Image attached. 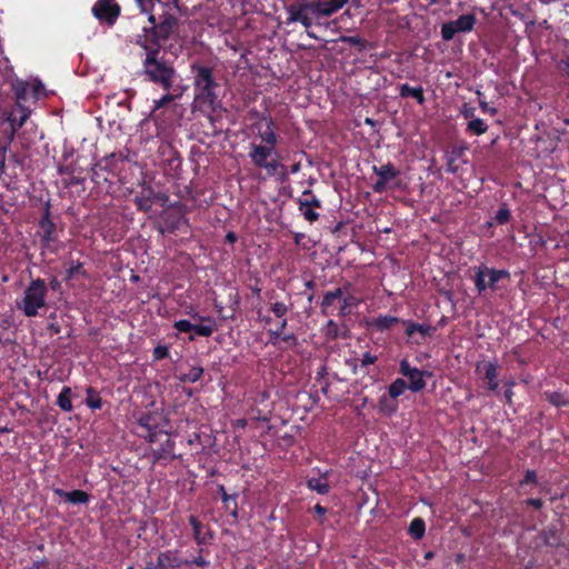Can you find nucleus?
Instances as JSON below:
<instances>
[{
  "label": "nucleus",
  "mask_w": 569,
  "mask_h": 569,
  "mask_svg": "<svg viewBox=\"0 0 569 569\" xmlns=\"http://www.w3.org/2000/svg\"><path fill=\"white\" fill-rule=\"evenodd\" d=\"M146 57L142 60V74L151 83L159 86L162 90H172L178 78L177 70L172 62L164 59V53L156 46H140Z\"/></svg>",
  "instance_id": "nucleus-1"
},
{
  "label": "nucleus",
  "mask_w": 569,
  "mask_h": 569,
  "mask_svg": "<svg viewBox=\"0 0 569 569\" xmlns=\"http://www.w3.org/2000/svg\"><path fill=\"white\" fill-rule=\"evenodd\" d=\"M191 72L193 73L194 102L201 108L214 111L220 104L218 98L220 86L214 79L212 68L193 63Z\"/></svg>",
  "instance_id": "nucleus-2"
},
{
  "label": "nucleus",
  "mask_w": 569,
  "mask_h": 569,
  "mask_svg": "<svg viewBox=\"0 0 569 569\" xmlns=\"http://www.w3.org/2000/svg\"><path fill=\"white\" fill-rule=\"evenodd\" d=\"M159 4L162 8V13L159 16V21H157L156 14H149L148 20L151 26L149 28H143L146 33L143 37H140L137 40V44L156 46L161 49V41L168 40L170 36L173 34L178 29L177 17L166 10L168 4L161 2Z\"/></svg>",
  "instance_id": "nucleus-3"
},
{
  "label": "nucleus",
  "mask_w": 569,
  "mask_h": 569,
  "mask_svg": "<svg viewBox=\"0 0 569 569\" xmlns=\"http://www.w3.org/2000/svg\"><path fill=\"white\" fill-rule=\"evenodd\" d=\"M47 286L43 280L37 279L31 281L24 291V296L17 301V308L27 317H36L40 309L46 308Z\"/></svg>",
  "instance_id": "nucleus-4"
},
{
  "label": "nucleus",
  "mask_w": 569,
  "mask_h": 569,
  "mask_svg": "<svg viewBox=\"0 0 569 569\" xmlns=\"http://www.w3.org/2000/svg\"><path fill=\"white\" fill-rule=\"evenodd\" d=\"M167 420L162 413L157 411L142 412L137 419V436L146 439L148 442L153 443L166 436L164 426Z\"/></svg>",
  "instance_id": "nucleus-5"
},
{
  "label": "nucleus",
  "mask_w": 569,
  "mask_h": 569,
  "mask_svg": "<svg viewBox=\"0 0 569 569\" xmlns=\"http://www.w3.org/2000/svg\"><path fill=\"white\" fill-rule=\"evenodd\" d=\"M473 283L477 292L482 295L487 289L497 290V283L502 279H510V272L506 269H495L485 264L473 267Z\"/></svg>",
  "instance_id": "nucleus-6"
},
{
  "label": "nucleus",
  "mask_w": 569,
  "mask_h": 569,
  "mask_svg": "<svg viewBox=\"0 0 569 569\" xmlns=\"http://www.w3.org/2000/svg\"><path fill=\"white\" fill-rule=\"evenodd\" d=\"M273 151L264 149L261 144L251 143L249 158L254 167L264 169L269 177L277 176L280 170H286V166L277 159L268 160Z\"/></svg>",
  "instance_id": "nucleus-7"
},
{
  "label": "nucleus",
  "mask_w": 569,
  "mask_h": 569,
  "mask_svg": "<svg viewBox=\"0 0 569 569\" xmlns=\"http://www.w3.org/2000/svg\"><path fill=\"white\" fill-rule=\"evenodd\" d=\"M160 214L159 232L173 233L178 230L183 221H186L187 207L181 202H174L169 206Z\"/></svg>",
  "instance_id": "nucleus-8"
},
{
  "label": "nucleus",
  "mask_w": 569,
  "mask_h": 569,
  "mask_svg": "<svg viewBox=\"0 0 569 569\" xmlns=\"http://www.w3.org/2000/svg\"><path fill=\"white\" fill-rule=\"evenodd\" d=\"M91 12L101 26L110 28L117 23L121 14V6L116 0H97Z\"/></svg>",
  "instance_id": "nucleus-9"
},
{
  "label": "nucleus",
  "mask_w": 569,
  "mask_h": 569,
  "mask_svg": "<svg viewBox=\"0 0 569 569\" xmlns=\"http://www.w3.org/2000/svg\"><path fill=\"white\" fill-rule=\"evenodd\" d=\"M373 173L378 177L377 181L372 184V190L376 193L385 192L389 187H399L397 178L400 176V170L393 163L387 162L382 166H373Z\"/></svg>",
  "instance_id": "nucleus-10"
},
{
  "label": "nucleus",
  "mask_w": 569,
  "mask_h": 569,
  "mask_svg": "<svg viewBox=\"0 0 569 569\" xmlns=\"http://www.w3.org/2000/svg\"><path fill=\"white\" fill-rule=\"evenodd\" d=\"M477 22L476 14H461L458 19L442 23L441 38L445 41H451L458 32H470Z\"/></svg>",
  "instance_id": "nucleus-11"
},
{
  "label": "nucleus",
  "mask_w": 569,
  "mask_h": 569,
  "mask_svg": "<svg viewBox=\"0 0 569 569\" xmlns=\"http://www.w3.org/2000/svg\"><path fill=\"white\" fill-rule=\"evenodd\" d=\"M134 204L141 212H149L154 202L162 207L168 206L169 196L166 192L154 191L150 186H142L140 194L136 196Z\"/></svg>",
  "instance_id": "nucleus-12"
},
{
  "label": "nucleus",
  "mask_w": 569,
  "mask_h": 569,
  "mask_svg": "<svg viewBox=\"0 0 569 569\" xmlns=\"http://www.w3.org/2000/svg\"><path fill=\"white\" fill-rule=\"evenodd\" d=\"M184 563H188V559L181 558L178 550L170 549L160 551L156 560L147 561L144 569H178Z\"/></svg>",
  "instance_id": "nucleus-13"
},
{
  "label": "nucleus",
  "mask_w": 569,
  "mask_h": 569,
  "mask_svg": "<svg viewBox=\"0 0 569 569\" xmlns=\"http://www.w3.org/2000/svg\"><path fill=\"white\" fill-rule=\"evenodd\" d=\"M399 373L409 379L408 389L412 392H419L426 388V376H431L430 372L411 367L407 359H402L399 363Z\"/></svg>",
  "instance_id": "nucleus-14"
},
{
  "label": "nucleus",
  "mask_w": 569,
  "mask_h": 569,
  "mask_svg": "<svg viewBox=\"0 0 569 569\" xmlns=\"http://www.w3.org/2000/svg\"><path fill=\"white\" fill-rule=\"evenodd\" d=\"M349 0H313L308 1L309 13L317 19L330 17L339 11Z\"/></svg>",
  "instance_id": "nucleus-15"
},
{
  "label": "nucleus",
  "mask_w": 569,
  "mask_h": 569,
  "mask_svg": "<svg viewBox=\"0 0 569 569\" xmlns=\"http://www.w3.org/2000/svg\"><path fill=\"white\" fill-rule=\"evenodd\" d=\"M289 17L287 18L288 23L300 22L306 29L312 26L311 18L308 16L309 8L308 1L299 4H291L287 8ZM307 34L310 38L316 39L317 37L311 31L307 30Z\"/></svg>",
  "instance_id": "nucleus-16"
},
{
  "label": "nucleus",
  "mask_w": 569,
  "mask_h": 569,
  "mask_svg": "<svg viewBox=\"0 0 569 569\" xmlns=\"http://www.w3.org/2000/svg\"><path fill=\"white\" fill-rule=\"evenodd\" d=\"M127 160V157L121 152H112L101 159L97 164L100 171H107L112 178L119 179Z\"/></svg>",
  "instance_id": "nucleus-17"
},
{
  "label": "nucleus",
  "mask_w": 569,
  "mask_h": 569,
  "mask_svg": "<svg viewBox=\"0 0 569 569\" xmlns=\"http://www.w3.org/2000/svg\"><path fill=\"white\" fill-rule=\"evenodd\" d=\"M20 109L21 116L19 120H17L13 114H10L4 121L1 122L3 126L2 134L0 139H8L11 137L10 132L12 131V140L14 139L16 132L26 123L27 119L30 116V110L24 108L22 104L18 107Z\"/></svg>",
  "instance_id": "nucleus-18"
},
{
  "label": "nucleus",
  "mask_w": 569,
  "mask_h": 569,
  "mask_svg": "<svg viewBox=\"0 0 569 569\" xmlns=\"http://www.w3.org/2000/svg\"><path fill=\"white\" fill-rule=\"evenodd\" d=\"M193 319H198L200 322L193 325V331L200 337H210L217 329L214 318L210 316H200L197 312L190 313Z\"/></svg>",
  "instance_id": "nucleus-19"
},
{
  "label": "nucleus",
  "mask_w": 569,
  "mask_h": 569,
  "mask_svg": "<svg viewBox=\"0 0 569 569\" xmlns=\"http://www.w3.org/2000/svg\"><path fill=\"white\" fill-rule=\"evenodd\" d=\"M264 120H266V128L264 129L259 128V137L264 144H262V143H260V144L264 149H268L269 151H273L278 143V136L276 133V124L271 118H264Z\"/></svg>",
  "instance_id": "nucleus-20"
},
{
  "label": "nucleus",
  "mask_w": 569,
  "mask_h": 569,
  "mask_svg": "<svg viewBox=\"0 0 569 569\" xmlns=\"http://www.w3.org/2000/svg\"><path fill=\"white\" fill-rule=\"evenodd\" d=\"M188 520L193 531V539L198 546L208 545L213 540V531L208 528L207 531L203 532V525L196 516L191 515Z\"/></svg>",
  "instance_id": "nucleus-21"
},
{
  "label": "nucleus",
  "mask_w": 569,
  "mask_h": 569,
  "mask_svg": "<svg viewBox=\"0 0 569 569\" xmlns=\"http://www.w3.org/2000/svg\"><path fill=\"white\" fill-rule=\"evenodd\" d=\"M485 371V379L487 380L488 389L497 391L498 382V365L497 362L483 361L477 365V371Z\"/></svg>",
  "instance_id": "nucleus-22"
},
{
  "label": "nucleus",
  "mask_w": 569,
  "mask_h": 569,
  "mask_svg": "<svg viewBox=\"0 0 569 569\" xmlns=\"http://www.w3.org/2000/svg\"><path fill=\"white\" fill-rule=\"evenodd\" d=\"M329 476V470H326L323 472L319 470L318 478L311 477L307 479V487L319 495H327L331 489L330 485L328 483Z\"/></svg>",
  "instance_id": "nucleus-23"
},
{
  "label": "nucleus",
  "mask_w": 569,
  "mask_h": 569,
  "mask_svg": "<svg viewBox=\"0 0 569 569\" xmlns=\"http://www.w3.org/2000/svg\"><path fill=\"white\" fill-rule=\"evenodd\" d=\"M539 536L547 547L558 548L562 545L561 532L555 525L543 528Z\"/></svg>",
  "instance_id": "nucleus-24"
},
{
  "label": "nucleus",
  "mask_w": 569,
  "mask_h": 569,
  "mask_svg": "<svg viewBox=\"0 0 569 569\" xmlns=\"http://www.w3.org/2000/svg\"><path fill=\"white\" fill-rule=\"evenodd\" d=\"M218 492L220 493L224 509L237 520L239 510L237 502L238 493L229 495L223 485H218Z\"/></svg>",
  "instance_id": "nucleus-25"
},
{
  "label": "nucleus",
  "mask_w": 569,
  "mask_h": 569,
  "mask_svg": "<svg viewBox=\"0 0 569 569\" xmlns=\"http://www.w3.org/2000/svg\"><path fill=\"white\" fill-rule=\"evenodd\" d=\"M164 441L161 442L160 447L158 449L152 450V455L154 458V461L160 460H167L169 458H174L173 449H174V441H172L169 438L168 432L166 431Z\"/></svg>",
  "instance_id": "nucleus-26"
},
{
  "label": "nucleus",
  "mask_w": 569,
  "mask_h": 569,
  "mask_svg": "<svg viewBox=\"0 0 569 569\" xmlns=\"http://www.w3.org/2000/svg\"><path fill=\"white\" fill-rule=\"evenodd\" d=\"M30 88H31V86H30V82H28V81L16 80L12 83V90L14 92L18 107H21V103L23 101H27L30 98H32Z\"/></svg>",
  "instance_id": "nucleus-27"
},
{
  "label": "nucleus",
  "mask_w": 569,
  "mask_h": 569,
  "mask_svg": "<svg viewBox=\"0 0 569 569\" xmlns=\"http://www.w3.org/2000/svg\"><path fill=\"white\" fill-rule=\"evenodd\" d=\"M349 286L350 284L348 283V286H345L343 288L339 287V288H336L335 290L327 291L323 295L322 301L320 303L321 311L323 315L328 313V309L333 305V302L337 299L342 298L343 293L347 292Z\"/></svg>",
  "instance_id": "nucleus-28"
},
{
  "label": "nucleus",
  "mask_w": 569,
  "mask_h": 569,
  "mask_svg": "<svg viewBox=\"0 0 569 569\" xmlns=\"http://www.w3.org/2000/svg\"><path fill=\"white\" fill-rule=\"evenodd\" d=\"M73 289L79 287L83 291L89 289L92 286V279L89 277L86 271L82 270V264L78 263V266H73Z\"/></svg>",
  "instance_id": "nucleus-29"
},
{
  "label": "nucleus",
  "mask_w": 569,
  "mask_h": 569,
  "mask_svg": "<svg viewBox=\"0 0 569 569\" xmlns=\"http://www.w3.org/2000/svg\"><path fill=\"white\" fill-rule=\"evenodd\" d=\"M399 96L401 98H412L419 104H423L426 101L425 96H423V88L422 87H410L408 83L400 84Z\"/></svg>",
  "instance_id": "nucleus-30"
},
{
  "label": "nucleus",
  "mask_w": 569,
  "mask_h": 569,
  "mask_svg": "<svg viewBox=\"0 0 569 569\" xmlns=\"http://www.w3.org/2000/svg\"><path fill=\"white\" fill-rule=\"evenodd\" d=\"M166 93L160 98V99H157V100H153V108H152V111H151V114L153 118H157L158 114V110L167 107L169 103L173 102L176 99H178L181 93H176V89L173 88L172 90H164Z\"/></svg>",
  "instance_id": "nucleus-31"
},
{
  "label": "nucleus",
  "mask_w": 569,
  "mask_h": 569,
  "mask_svg": "<svg viewBox=\"0 0 569 569\" xmlns=\"http://www.w3.org/2000/svg\"><path fill=\"white\" fill-rule=\"evenodd\" d=\"M401 321L400 318L395 316H378L371 322L372 327L380 332L389 330L393 325L399 323Z\"/></svg>",
  "instance_id": "nucleus-32"
},
{
  "label": "nucleus",
  "mask_w": 569,
  "mask_h": 569,
  "mask_svg": "<svg viewBox=\"0 0 569 569\" xmlns=\"http://www.w3.org/2000/svg\"><path fill=\"white\" fill-rule=\"evenodd\" d=\"M545 399L553 407H569V399L565 396V393L560 391H550L546 390L543 392Z\"/></svg>",
  "instance_id": "nucleus-33"
},
{
  "label": "nucleus",
  "mask_w": 569,
  "mask_h": 569,
  "mask_svg": "<svg viewBox=\"0 0 569 569\" xmlns=\"http://www.w3.org/2000/svg\"><path fill=\"white\" fill-rule=\"evenodd\" d=\"M378 409L385 415H393L398 410L397 399L390 398L389 395L381 396L378 402Z\"/></svg>",
  "instance_id": "nucleus-34"
},
{
  "label": "nucleus",
  "mask_w": 569,
  "mask_h": 569,
  "mask_svg": "<svg viewBox=\"0 0 569 569\" xmlns=\"http://www.w3.org/2000/svg\"><path fill=\"white\" fill-rule=\"evenodd\" d=\"M377 360H378L377 356H375V355H372L370 352H365L362 355V358L359 359V361H360V369L362 370V372L365 375H368L369 373L368 367L373 365V363H376ZM357 361H358V359H355L353 360L355 363H351V362L349 363L350 366H352V372L353 373H357V368H358Z\"/></svg>",
  "instance_id": "nucleus-35"
},
{
  "label": "nucleus",
  "mask_w": 569,
  "mask_h": 569,
  "mask_svg": "<svg viewBox=\"0 0 569 569\" xmlns=\"http://www.w3.org/2000/svg\"><path fill=\"white\" fill-rule=\"evenodd\" d=\"M408 532L415 540H420L425 536V532H426L425 520L419 517L412 519L409 525Z\"/></svg>",
  "instance_id": "nucleus-36"
},
{
  "label": "nucleus",
  "mask_w": 569,
  "mask_h": 569,
  "mask_svg": "<svg viewBox=\"0 0 569 569\" xmlns=\"http://www.w3.org/2000/svg\"><path fill=\"white\" fill-rule=\"evenodd\" d=\"M538 485V476L536 470L528 469L526 470L523 478L519 481V489L522 493H528L529 490L527 487L537 486Z\"/></svg>",
  "instance_id": "nucleus-37"
},
{
  "label": "nucleus",
  "mask_w": 569,
  "mask_h": 569,
  "mask_svg": "<svg viewBox=\"0 0 569 569\" xmlns=\"http://www.w3.org/2000/svg\"><path fill=\"white\" fill-rule=\"evenodd\" d=\"M408 389L407 382L401 379L397 378L395 381H392L388 387V395L390 398L397 399L401 395L405 393V391Z\"/></svg>",
  "instance_id": "nucleus-38"
},
{
  "label": "nucleus",
  "mask_w": 569,
  "mask_h": 569,
  "mask_svg": "<svg viewBox=\"0 0 569 569\" xmlns=\"http://www.w3.org/2000/svg\"><path fill=\"white\" fill-rule=\"evenodd\" d=\"M203 375V368L200 367V366H194V367H191L189 372L187 373H181L178 379L179 381L181 382H197L201 379Z\"/></svg>",
  "instance_id": "nucleus-39"
},
{
  "label": "nucleus",
  "mask_w": 569,
  "mask_h": 569,
  "mask_svg": "<svg viewBox=\"0 0 569 569\" xmlns=\"http://www.w3.org/2000/svg\"><path fill=\"white\" fill-rule=\"evenodd\" d=\"M46 213H49L48 211ZM40 229L42 231V239L46 241L53 240V231H54V224L49 219V214H46L40 220Z\"/></svg>",
  "instance_id": "nucleus-40"
},
{
  "label": "nucleus",
  "mask_w": 569,
  "mask_h": 569,
  "mask_svg": "<svg viewBox=\"0 0 569 569\" xmlns=\"http://www.w3.org/2000/svg\"><path fill=\"white\" fill-rule=\"evenodd\" d=\"M10 134L11 137H9L8 139H0V178L4 173L7 151L10 149V146L12 143V131L10 132Z\"/></svg>",
  "instance_id": "nucleus-41"
},
{
  "label": "nucleus",
  "mask_w": 569,
  "mask_h": 569,
  "mask_svg": "<svg viewBox=\"0 0 569 569\" xmlns=\"http://www.w3.org/2000/svg\"><path fill=\"white\" fill-rule=\"evenodd\" d=\"M91 179L97 184H101L103 182H114V178H112L111 174H109L107 171H100L97 163L91 168Z\"/></svg>",
  "instance_id": "nucleus-42"
},
{
  "label": "nucleus",
  "mask_w": 569,
  "mask_h": 569,
  "mask_svg": "<svg viewBox=\"0 0 569 569\" xmlns=\"http://www.w3.org/2000/svg\"><path fill=\"white\" fill-rule=\"evenodd\" d=\"M487 130L488 126L480 118H472L467 124V131L476 136L483 134Z\"/></svg>",
  "instance_id": "nucleus-43"
},
{
  "label": "nucleus",
  "mask_w": 569,
  "mask_h": 569,
  "mask_svg": "<svg viewBox=\"0 0 569 569\" xmlns=\"http://www.w3.org/2000/svg\"><path fill=\"white\" fill-rule=\"evenodd\" d=\"M86 405L96 410L100 409L102 406V400L98 391H96L93 388L87 389V397L84 399Z\"/></svg>",
  "instance_id": "nucleus-44"
},
{
  "label": "nucleus",
  "mask_w": 569,
  "mask_h": 569,
  "mask_svg": "<svg viewBox=\"0 0 569 569\" xmlns=\"http://www.w3.org/2000/svg\"><path fill=\"white\" fill-rule=\"evenodd\" d=\"M298 204L299 211L308 222L313 223L319 219V213L313 210L316 207H311L307 202H298Z\"/></svg>",
  "instance_id": "nucleus-45"
},
{
  "label": "nucleus",
  "mask_w": 569,
  "mask_h": 569,
  "mask_svg": "<svg viewBox=\"0 0 569 569\" xmlns=\"http://www.w3.org/2000/svg\"><path fill=\"white\" fill-rule=\"evenodd\" d=\"M323 332H325V336L327 337V339H329V340H336L339 337L346 338V335H342L340 332V328H339L338 323L333 320H329L326 323Z\"/></svg>",
  "instance_id": "nucleus-46"
},
{
  "label": "nucleus",
  "mask_w": 569,
  "mask_h": 569,
  "mask_svg": "<svg viewBox=\"0 0 569 569\" xmlns=\"http://www.w3.org/2000/svg\"><path fill=\"white\" fill-rule=\"evenodd\" d=\"M57 403L66 411L71 410V388L64 386L58 397Z\"/></svg>",
  "instance_id": "nucleus-47"
},
{
  "label": "nucleus",
  "mask_w": 569,
  "mask_h": 569,
  "mask_svg": "<svg viewBox=\"0 0 569 569\" xmlns=\"http://www.w3.org/2000/svg\"><path fill=\"white\" fill-rule=\"evenodd\" d=\"M462 152L459 150H452L447 156L446 171L449 173H457L459 170V164L457 160L461 157Z\"/></svg>",
  "instance_id": "nucleus-48"
},
{
  "label": "nucleus",
  "mask_w": 569,
  "mask_h": 569,
  "mask_svg": "<svg viewBox=\"0 0 569 569\" xmlns=\"http://www.w3.org/2000/svg\"><path fill=\"white\" fill-rule=\"evenodd\" d=\"M297 202H307L310 203L311 207L316 208H321L322 206L321 200L310 189L305 190Z\"/></svg>",
  "instance_id": "nucleus-49"
},
{
  "label": "nucleus",
  "mask_w": 569,
  "mask_h": 569,
  "mask_svg": "<svg viewBox=\"0 0 569 569\" xmlns=\"http://www.w3.org/2000/svg\"><path fill=\"white\" fill-rule=\"evenodd\" d=\"M340 41L343 43H348L350 46L358 47L359 51H362L367 48V40L362 39L359 36H342L340 37Z\"/></svg>",
  "instance_id": "nucleus-50"
},
{
  "label": "nucleus",
  "mask_w": 569,
  "mask_h": 569,
  "mask_svg": "<svg viewBox=\"0 0 569 569\" xmlns=\"http://www.w3.org/2000/svg\"><path fill=\"white\" fill-rule=\"evenodd\" d=\"M510 219H511L510 210L507 208L506 204L500 206L495 216L496 223L502 226V224L508 223L510 221Z\"/></svg>",
  "instance_id": "nucleus-51"
},
{
  "label": "nucleus",
  "mask_w": 569,
  "mask_h": 569,
  "mask_svg": "<svg viewBox=\"0 0 569 569\" xmlns=\"http://www.w3.org/2000/svg\"><path fill=\"white\" fill-rule=\"evenodd\" d=\"M270 310L278 319L284 318L289 311V306H287L284 302L277 301L271 303Z\"/></svg>",
  "instance_id": "nucleus-52"
},
{
  "label": "nucleus",
  "mask_w": 569,
  "mask_h": 569,
  "mask_svg": "<svg viewBox=\"0 0 569 569\" xmlns=\"http://www.w3.org/2000/svg\"><path fill=\"white\" fill-rule=\"evenodd\" d=\"M169 355V347L164 345H158L152 351V358L154 361L167 359Z\"/></svg>",
  "instance_id": "nucleus-53"
},
{
  "label": "nucleus",
  "mask_w": 569,
  "mask_h": 569,
  "mask_svg": "<svg viewBox=\"0 0 569 569\" xmlns=\"http://www.w3.org/2000/svg\"><path fill=\"white\" fill-rule=\"evenodd\" d=\"M193 325L194 323L190 322L189 320L180 319L174 321L173 328L177 329L179 332L187 333L193 331Z\"/></svg>",
  "instance_id": "nucleus-54"
},
{
  "label": "nucleus",
  "mask_w": 569,
  "mask_h": 569,
  "mask_svg": "<svg viewBox=\"0 0 569 569\" xmlns=\"http://www.w3.org/2000/svg\"><path fill=\"white\" fill-rule=\"evenodd\" d=\"M31 86V96L33 100H38L41 96L44 94V86L41 81L34 80L33 82H30Z\"/></svg>",
  "instance_id": "nucleus-55"
},
{
  "label": "nucleus",
  "mask_w": 569,
  "mask_h": 569,
  "mask_svg": "<svg viewBox=\"0 0 569 569\" xmlns=\"http://www.w3.org/2000/svg\"><path fill=\"white\" fill-rule=\"evenodd\" d=\"M203 552V549L201 548L199 550V555L197 557H194L192 560H188V563H184V566H191V565H196L198 567H207L209 566V561L202 557V553Z\"/></svg>",
  "instance_id": "nucleus-56"
},
{
  "label": "nucleus",
  "mask_w": 569,
  "mask_h": 569,
  "mask_svg": "<svg viewBox=\"0 0 569 569\" xmlns=\"http://www.w3.org/2000/svg\"><path fill=\"white\" fill-rule=\"evenodd\" d=\"M418 333L422 337H431L437 331V327L425 323H418Z\"/></svg>",
  "instance_id": "nucleus-57"
},
{
  "label": "nucleus",
  "mask_w": 569,
  "mask_h": 569,
  "mask_svg": "<svg viewBox=\"0 0 569 569\" xmlns=\"http://www.w3.org/2000/svg\"><path fill=\"white\" fill-rule=\"evenodd\" d=\"M89 500V495L83 490L73 489V505L86 503Z\"/></svg>",
  "instance_id": "nucleus-58"
},
{
  "label": "nucleus",
  "mask_w": 569,
  "mask_h": 569,
  "mask_svg": "<svg viewBox=\"0 0 569 569\" xmlns=\"http://www.w3.org/2000/svg\"><path fill=\"white\" fill-rule=\"evenodd\" d=\"M402 325L406 326V335L410 338L412 337L416 332H418V323L417 322H413L411 320H402L400 321Z\"/></svg>",
  "instance_id": "nucleus-59"
},
{
  "label": "nucleus",
  "mask_w": 569,
  "mask_h": 569,
  "mask_svg": "<svg viewBox=\"0 0 569 569\" xmlns=\"http://www.w3.org/2000/svg\"><path fill=\"white\" fill-rule=\"evenodd\" d=\"M340 299H341L342 303L345 306H347L349 309L357 307L359 305V300L350 293H348V295L343 293L342 298H340Z\"/></svg>",
  "instance_id": "nucleus-60"
},
{
  "label": "nucleus",
  "mask_w": 569,
  "mask_h": 569,
  "mask_svg": "<svg viewBox=\"0 0 569 569\" xmlns=\"http://www.w3.org/2000/svg\"><path fill=\"white\" fill-rule=\"evenodd\" d=\"M281 341L287 343L288 347H296L298 345V338L295 333H282Z\"/></svg>",
  "instance_id": "nucleus-61"
},
{
  "label": "nucleus",
  "mask_w": 569,
  "mask_h": 569,
  "mask_svg": "<svg viewBox=\"0 0 569 569\" xmlns=\"http://www.w3.org/2000/svg\"><path fill=\"white\" fill-rule=\"evenodd\" d=\"M141 12L150 13L153 8V0H136Z\"/></svg>",
  "instance_id": "nucleus-62"
},
{
  "label": "nucleus",
  "mask_w": 569,
  "mask_h": 569,
  "mask_svg": "<svg viewBox=\"0 0 569 569\" xmlns=\"http://www.w3.org/2000/svg\"><path fill=\"white\" fill-rule=\"evenodd\" d=\"M268 335H269V342L272 345V346H277L279 341H281V337H282V332L277 330V329H270L268 331Z\"/></svg>",
  "instance_id": "nucleus-63"
},
{
  "label": "nucleus",
  "mask_w": 569,
  "mask_h": 569,
  "mask_svg": "<svg viewBox=\"0 0 569 569\" xmlns=\"http://www.w3.org/2000/svg\"><path fill=\"white\" fill-rule=\"evenodd\" d=\"M525 503L529 507L540 510L543 507L545 502L540 498H528L525 500Z\"/></svg>",
  "instance_id": "nucleus-64"
}]
</instances>
